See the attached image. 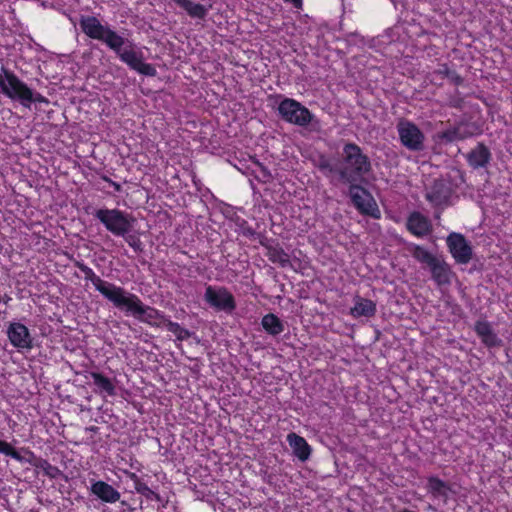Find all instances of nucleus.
Wrapping results in <instances>:
<instances>
[{
  "label": "nucleus",
  "mask_w": 512,
  "mask_h": 512,
  "mask_svg": "<svg viewBox=\"0 0 512 512\" xmlns=\"http://www.w3.org/2000/svg\"><path fill=\"white\" fill-rule=\"evenodd\" d=\"M82 31L90 38L103 42L130 69L145 76H155V67L145 62L143 51L133 41L118 34L108 24H102L94 16H82L80 19Z\"/></svg>",
  "instance_id": "obj_1"
},
{
  "label": "nucleus",
  "mask_w": 512,
  "mask_h": 512,
  "mask_svg": "<svg viewBox=\"0 0 512 512\" xmlns=\"http://www.w3.org/2000/svg\"><path fill=\"white\" fill-rule=\"evenodd\" d=\"M317 167L326 177L337 176L345 184L364 183L372 168L368 156L354 143L343 146L339 160L320 157Z\"/></svg>",
  "instance_id": "obj_2"
},
{
  "label": "nucleus",
  "mask_w": 512,
  "mask_h": 512,
  "mask_svg": "<svg viewBox=\"0 0 512 512\" xmlns=\"http://www.w3.org/2000/svg\"><path fill=\"white\" fill-rule=\"evenodd\" d=\"M116 308L123 310L126 314L132 315L141 322L151 326H163L166 323V317L157 309L144 305L141 299L126 289L113 304Z\"/></svg>",
  "instance_id": "obj_3"
},
{
  "label": "nucleus",
  "mask_w": 512,
  "mask_h": 512,
  "mask_svg": "<svg viewBox=\"0 0 512 512\" xmlns=\"http://www.w3.org/2000/svg\"><path fill=\"white\" fill-rule=\"evenodd\" d=\"M1 92L12 100H19L20 103L30 108L32 102L48 103L46 97L40 93H34L23 81L10 71L0 74Z\"/></svg>",
  "instance_id": "obj_4"
},
{
  "label": "nucleus",
  "mask_w": 512,
  "mask_h": 512,
  "mask_svg": "<svg viewBox=\"0 0 512 512\" xmlns=\"http://www.w3.org/2000/svg\"><path fill=\"white\" fill-rule=\"evenodd\" d=\"M97 218L116 237L126 236L133 230L136 219L130 213L117 208H101L95 211Z\"/></svg>",
  "instance_id": "obj_5"
},
{
  "label": "nucleus",
  "mask_w": 512,
  "mask_h": 512,
  "mask_svg": "<svg viewBox=\"0 0 512 512\" xmlns=\"http://www.w3.org/2000/svg\"><path fill=\"white\" fill-rule=\"evenodd\" d=\"M281 118L293 125L306 127L314 120V115L308 108L292 98H284L278 105Z\"/></svg>",
  "instance_id": "obj_6"
},
{
  "label": "nucleus",
  "mask_w": 512,
  "mask_h": 512,
  "mask_svg": "<svg viewBox=\"0 0 512 512\" xmlns=\"http://www.w3.org/2000/svg\"><path fill=\"white\" fill-rule=\"evenodd\" d=\"M349 196L353 205L362 214L373 218H380V210L372 195L362 186L361 183H348Z\"/></svg>",
  "instance_id": "obj_7"
},
{
  "label": "nucleus",
  "mask_w": 512,
  "mask_h": 512,
  "mask_svg": "<svg viewBox=\"0 0 512 512\" xmlns=\"http://www.w3.org/2000/svg\"><path fill=\"white\" fill-rule=\"evenodd\" d=\"M397 132L401 144L407 149L421 151L424 148L425 136L414 123L400 120L397 124Z\"/></svg>",
  "instance_id": "obj_8"
},
{
  "label": "nucleus",
  "mask_w": 512,
  "mask_h": 512,
  "mask_svg": "<svg viewBox=\"0 0 512 512\" xmlns=\"http://www.w3.org/2000/svg\"><path fill=\"white\" fill-rule=\"evenodd\" d=\"M204 299L212 308L218 311L232 313L236 308L234 296L225 287L207 286Z\"/></svg>",
  "instance_id": "obj_9"
},
{
  "label": "nucleus",
  "mask_w": 512,
  "mask_h": 512,
  "mask_svg": "<svg viewBox=\"0 0 512 512\" xmlns=\"http://www.w3.org/2000/svg\"><path fill=\"white\" fill-rule=\"evenodd\" d=\"M81 270L85 274V279L91 281L95 289L108 301L114 304L124 288L103 280L88 266H81Z\"/></svg>",
  "instance_id": "obj_10"
},
{
  "label": "nucleus",
  "mask_w": 512,
  "mask_h": 512,
  "mask_svg": "<svg viewBox=\"0 0 512 512\" xmlns=\"http://www.w3.org/2000/svg\"><path fill=\"white\" fill-rule=\"evenodd\" d=\"M7 336L18 351H29L33 347V338L29 329L20 322H11L7 328Z\"/></svg>",
  "instance_id": "obj_11"
},
{
  "label": "nucleus",
  "mask_w": 512,
  "mask_h": 512,
  "mask_svg": "<svg viewBox=\"0 0 512 512\" xmlns=\"http://www.w3.org/2000/svg\"><path fill=\"white\" fill-rule=\"evenodd\" d=\"M447 246L455 261L467 264L472 258V247L462 234L451 233L447 237Z\"/></svg>",
  "instance_id": "obj_12"
},
{
  "label": "nucleus",
  "mask_w": 512,
  "mask_h": 512,
  "mask_svg": "<svg viewBox=\"0 0 512 512\" xmlns=\"http://www.w3.org/2000/svg\"><path fill=\"white\" fill-rule=\"evenodd\" d=\"M452 194L451 187L444 180H437L426 193V199L434 206L447 205Z\"/></svg>",
  "instance_id": "obj_13"
},
{
  "label": "nucleus",
  "mask_w": 512,
  "mask_h": 512,
  "mask_svg": "<svg viewBox=\"0 0 512 512\" xmlns=\"http://www.w3.org/2000/svg\"><path fill=\"white\" fill-rule=\"evenodd\" d=\"M90 491L103 502L111 504L116 503L121 496L119 491L102 480L92 481Z\"/></svg>",
  "instance_id": "obj_14"
},
{
  "label": "nucleus",
  "mask_w": 512,
  "mask_h": 512,
  "mask_svg": "<svg viewBox=\"0 0 512 512\" xmlns=\"http://www.w3.org/2000/svg\"><path fill=\"white\" fill-rule=\"evenodd\" d=\"M475 332L481 339L482 343L488 348L500 347L502 340L494 332L491 324L487 321H477L475 324Z\"/></svg>",
  "instance_id": "obj_15"
},
{
  "label": "nucleus",
  "mask_w": 512,
  "mask_h": 512,
  "mask_svg": "<svg viewBox=\"0 0 512 512\" xmlns=\"http://www.w3.org/2000/svg\"><path fill=\"white\" fill-rule=\"evenodd\" d=\"M287 442L291 447L293 454L302 462L309 459L311 455V447L302 437L292 432L287 435Z\"/></svg>",
  "instance_id": "obj_16"
},
{
  "label": "nucleus",
  "mask_w": 512,
  "mask_h": 512,
  "mask_svg": "<svg viewBox=\"0 0 512 512\" xmlns=\"http://www.w3.org/2000/svg\"><path fill=\"white\" fill-rule=\"evenodd\" d=\"M432 279L437 283V285H449L451 283V278L453 273L450 267L439 258L429 267Z\"/></svg>",
  "instance_id": "obj_17"
},
{
  "label": "nucleus",
  "mask_w": 512,
  "mask_h": 512,
  "mask_svg": "<svg viewBox=\"0 0 512 512\" xmlns=\"http://www.w3.org/2000/svg\"><path fill=\"white\" fill-rule=\"evenodd\" d=\"M407 226L409 231L418 237L425 236L431 231L430 221L418 212L410 215Z\"/></svg>",
  "instance_id": "obj_18"
},
{
  "label": "nucleus",
  "mask_w": 512,
  "mask_h": 512,
  "mask_svg": "<svg viewBox=\"0 0 512 512\" xmlns=\"http://www.w3.org/2000/svg\"><path fill=\"white\" fill-rule=\"evenodd\" d=\"M426 488L434 499H438L443 503L447 502L450 490L447 483L437 477L431 476L427 479Z\"/></svg>",
  "instance_id": "obj_19"
},
{
  "label": "nucleus",
  "mask_w": 512,
  "mask_h": 512,
  "mask_svg": "<svg viewBox=\"0 0 512 512\" xmlns=\"http://www.w3.org/2000/svg\"><path fill=\"white\" fill-rule=\"evenodd\" d=\"M180 8L186 11V13L195 19H204L209 10L211 9V5L206 6L200 3H195L192 0H173Z\"/></svg>",
  "instance_id": "obj_20"
},
{
  "label": "nucleus",
  "mask_w": 512,
  "mask_h": 512,
  "mask_svg": "<svg viewBox=\"0 0 512 512\" xmlns=\"http://www.w3.org/2000/svg\"><path fill=\"white\" fill-rule=\"evenodd\" d=\"M490 157L491 154L488 148L483 144H478L467 154V161L473 168H480L488 164Z\"/></svg>",
  "instance_id": "obj_21"
},
{
  "label": "nucleus",
  "mask_w": 512,
  "mask_h": 512,
  "mask_svg": "<svg viewBox=\"0 0 512 512\" xmlns=\"http://www.w3.org/2000/svg\"><path fill=\"white\" fill-rule=\"evenodd\" d=\"M376 312V305L373 301L369 299H364L361 297H357L355 299V305L351 308V315L355 318L364 316V317H372Z\"/></svg>",
  "instance_id": "obj_22"
},
{
  "label": "nucleus",
  "mask_w": 512,
  "mask_h": 512,
  "mask_svg": "<svg viewBox=\"0 0 512 512\" xmlns=\"http://www.w3.org/2000/svg\"><path fill=\"white\" fill-rule=\"evenodd\" d=\"M90 377L93 380V384L96 386L98 393L106 394L108 396L115 395V386L109 378L98 372H91Z\"/></svg>",
  "instance_id": "obj_23"
},
{
  "label": "nucleus",
  "mask_w": 512,
  "mask_h": 512,
  "mask_svg": "<svg viewBox=\"0 0 512 512\" xmlns=\"http://www.w3.org/2000/svg\"><path fill=\"white\" fill-rule=\"evenodd\" d=\"M129 478L133 481L134 489L148 500L162 502V497L150 489L135 473H129Z\"/></svg>",
  "instance_id": "obj_24"
},
{
  "label": "nucleus",
  "mask_w": 512,
  "mask_h": 512,
  "mask_svg": "<svg viewBox=\"0 0 512 512\" xmlns=\"http://www.w3.org/2000/svg\"><path fill=\"white\" fill-rule=\"evenodd\" d=\"M263 329L272 336H277L284 331L282 321L272 313L266 314L261 321Z\"/></svg>",
  "instance_id": "obj_25"
},
{
  "label": "nucleus",
  "mask_w": 512,
  "mask_h": 512,
  "mask_svg": "<svg viewBox=\"0 0 512 512\" xmlns=\"http://www.w3.org/2000/svg\"><path fill=\"white\" fill-rule=\"evenodd\" d=\"M410 252L417 261L425 264L428 268L438 259L428 250L418 245H413Z\"/></svg>",
  "instance_id": "obj_26"
},
{
  "label": "nucleus",
  "mask_w": 512,
  "mask_h": 512,
  "mask_svg": "<svg viewBox=\"0 0 512 512\" xmlns=\"http://www.w3.org/2000/svg\"><path fill=\"white\" fill-rule=\"evenodd\" d=\"M163 326H165L169 332L174 334L178 340L183 341L190 337V332L177 322L166 319V323Z\"/></svg>",
  "instance_id": "obj_27"
},
{
  "label": "nucleus",
  "mask_w": 512,
  "mask_h": 512,
  "mask_svg": "<svg viewBox=\"0 0 512 512\" xmlns=\"http://www.w3.org/2000/svg\"><path fill=\"white\" fill-rule=\"evenodd\" d=\"M269 259L282 267H287L290 264L289 255L281 249H273L270 251Z\"/></svg>",
  "instance_id": "obj_28"
},
{
  "label": "nucleus",
  "mask_w": 512,
  "mask_h": 512,
  "mask_svg": "<svg viewBox=\"0 0 512 512\" xmlns=\"http://www.w3.org/2000/svg\"><path fill=\"white\" fill-rule=\"evenodd\" d=\"M0 453L10 456L15 460H21L20 454L8 442L0 440Z\"/></svg>",
  "instance_id": "obj_29"
},
{
  "label": "nucleus",
  "mask_w": 512,
  "mask_h": 512,
  "mask_svg": "<svg viewBox=\"0 0 512 512\" xmlns=\"http://www.w3.org/2000/svg\"><path fill=\"white\" fill-rule=\"evenodd\" d=\"M42 468L44 469L45 474L51 478H55L60 474V470L57 467L49 464L48 462H44Z\"/></svg>",
  "instance_id": "obj_30"
},
{
  "label": "nucleus",
  "mask_w": 512,
  "mask_h": 512,
  "mask_svg": "<svg viewBox=\"0 0 512 512\" xmlns=\"http://www.w3.org/2000/svg\"><path fill=\"white\" fill-rule=\"evenodd\" d=\"M127 243L130 247H132L134 250H138L139 249V246H140V240L131 234V232L129 234H127L126 236H121Z\"/></svg>",
  "instance_id": "obj_31"
},
{
  "label": "nucleus",
  "mask_w": 512,
  "mask_h": 512,
  "mask_svg": "<svg viewBox=\"0 0 512 512\" xmlns=\"http://www.w3.org/2000/svg\"><path fill=\"white\" fill-rule=\"evenodd\" d=\"M286 2H291L293 6L297 9L302 7V0H285Z\"/></svg>",
  "instance_id": "obj_32"
},
{
  "label": "nucleus",
  "mask_w": 512,
  "mask_h": 512,
  "mask_svg": "<svg viewBox=\"0 0 512 512\" xmlns=\"http://www.w3.org/2000/svg\"><path fill=\"white\" fill-rule=\"evenodd\" d=\"M110 182H111V185L114 187V189H115L116 191H120V189H121L120 184H118V183H116V182H114V181H110Z\"/></svg>",
  "instance_id": "obj_33"
},
{
  "label": "nucleus",
  "mask_w": 512,
  "mask_h": 512,
  "mask_svg": "<svg viewBox=\"0 0 512 512\" xmlns=\"http://www.w3.org/2000/svg\"><path fill=\"white\" fill-rule=\"evenodd\" d=\"M11 298L8 296V295H4L2 296V302L3 303H8V301L10 300Z\"/></svg>",
  "instance_id": "obj_34"
},
{
  "label": "nucleus",
  "mask_w": 512,
  "mask_h": 512,
  "mask_svg": "<svg viewBox=\"0 0 512 512\" xmlns=\"http://www.w3.org/2000/svg\"><path fill=\"white\" fill-rule=\"evenodd\" d=\"M429 510H435V508L432 505H429Z\"/></svg>",
  "instance_id": "obj_35"
}]
</instances>
